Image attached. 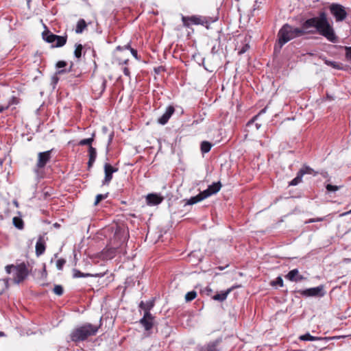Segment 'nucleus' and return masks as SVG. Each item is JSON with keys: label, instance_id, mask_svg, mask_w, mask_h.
<instances>
[{"label": "nucleus", "instance_id": "nucleus-19", "mask_svg": "<svg viewBox=\"0 0 351 351\" xmlns=\"http://www.w3.org/2000/svg\"><path fill=\"white\" fill-rule=\"evenodd\" d=\"M117 61H118L119 64L122 66L121 69H122L124 75L128 77H130V70L126 66H125L128 64L129 60L128 59L122 60L121 58H118Z\"/></svg>", "mask_w": 351, "mask_h": 351}, {"label": "nucleus", "instance_id": "nucleus-31", "mask_svg": "<svg viewBox=\"0 0 351 351\" xmlns=\"http://www.w3.org/2000/svg\"><path fill=\"white\" fill-rule=\"evenodd\" d=\"M83 47L81 44H76L75 49L74 51V55L77 58H80L82 56V51Z\"/></svg>", "mask_w": 351, "mask_h": 351}, {"label": "nucleus", "instance_id": "nucleus-18", "mask_svg": "<svg viewBox=\"0 0 351 351\" xmlns=\"http://www.w3.org/2000/svg\"><path fill=\"white\" fill-rule=\"evenodd\" d=\"M88 155H89V160H88V166L91 167L93 163L95 162L97 157V152L95 148H94L92 146L89 147L88 149Z\"/></svg>", "mask_w": 351, "mask_h": 351}, {"label": "nucleus", "instance_id": "nucleus-3", "mask_svg": "<svg viewBox=\"0 0 351 351\" xmlns=\"http://www.w3.org/2000/svg\"><path fill=\"white\" fill-rule=\"evenodd\" d=\"M5 271L12 275L13 281L16 284L23 282L29 274L27 265L24 263L16 265H8L5 267Z\"/></svg>", "mask_w": 351, "mask_h": 351}, {"label": "nucleus", "instance_id": "nucleus-36", "mask_svg": "<svg viewBox=\"0 0 351 351\" xmlns=\"http://www.w3.org/2000/svg\"><path fill=\"white\" fill-rule=\"evenodd\" d=\"M272 286L278 285L280 287H283V280L280 276H278L275 281H272L271 282Z\"/></svg>", "mask_w": 351, "mask_h": 351}, {"label": "nucleus", "instance_id": "nucleus-45", "mask_svg": "<svg viewBox=\"0 0 351 351\" xmlns=\"http://www.w3.org/2000/svg\"><path fill=\"white\" fill-rule=\"evenodd\" d=\"M324 220V217L315 218V222L322 221Z\"/></svg>", "mask_w": 351, "mask_h": 351}, {"label": "nucleus", "instance_id": "nucleus-40", "mask_svg": "<svg viewBox=\"0 0 351 351\" xmlns=\"http://www.w3.org/2000/svg\"><path fill=\"white\" fill-rule=\"evenodd\" d=\"M266 110H267V107H265V108H264L263 109H262V110L260 111V112H259L257 115H256L255 117H253V119H252L251 121H250L248 122L247 125H250V124H251L252 122H254V120H255V119H256V118L258 117V116H259V115H260V114H261L265 113V112H266Z\"/></svg>", "mask_w": 351, "mask_h": 351}, {"label": "nucleus", "instance_id": "nucleus-23", "mask_svg": "<svg viewBox=\"0 0 351 351\" xmlns=\"http://www.w3.org/2000/svg\"><path fill=\"white\" fill-rule=\"evenodd\" d=\"M43 37L47 43H52L53 45L56 41V35L47 32L43 33Z\"/></svg>", "mask_w": 351, "mask_h": 351}, {"label": "nucleus", "instance_id": "nucleus-50", "mask_svg": "<svg viewBox=\"0 0 351 351\" xmlns=\"http://www.w3.org/2000/svg\"><path fill=\"white\" fill-rule=\"evenodd\" d=\"M112 134H111V135L110 136L109 141H112Z\"/></svg>", "mask_w": 351, "mask_h": 351}, {"label": "nucleus", "instance_id": "nucleus-2", "mask_svg": "<svg viewBox=\"0 0 351 351\" xmlns=\"http://www.w3.org/2000/svg\"><path fill=\"white\" fill-rule=\"evenodd\" d=\"M100 325L86 323L75 328L70 334L71 340L80 342L86 340L89 337L95 336L98 332Z\"/></svg>", "mask_w": 351, "mask_h": 351}, {"label": "nucleus", "instance_id": "nucleus-9", "mask_svg": "<svg viewBox=\"0 0 351 351\" xmlns=\"http://www.w3.org/2000/svg\"><path fill=\"white\" fill-rule=\"evenodd\" d=\"M117 169L113 167L108 163L104 165L105 178L103 181V184H108L112 178V173L117 171Z\"/></svg>", "mask_w": 351, "mask_h": 351}, {"label": "nucleus", "instance_id": "nucleus-20", "mask_svg": "<svg viewBox=\"0 0 351 351\" xmlns=\"http://www.w3.org/2000/svg\"><path fill=\"white\" fill-rule=\"evenodd\" d=\"M206 197H204V194H203V191L199 193L198 195H197L196 196H194V197H191L187 202V204L189 205H193L194 204H196L204 199H206Z\"/></svg>", "mask_w": 351, "mask_h": 351}, {"label": "nucleus", "instance_id": "nucleus-35", "mask_svg": "<svg viewBox=\"0 0 351 351\" xmlns=\"http://www.w3.org/2000/svg\"><path fill=\"white\" fill-rule=\"evenodd\" d=\"M108 197V193L106 194H98L96 196L95 201L94 204L96 206L97 205L101 200L106 199Z\"/></svg>", "mask_w": 351, "mask_h": 351}, {"label": "nucleus", "instance_id": "nucleus-28", "mask_svg": "<svg viewBox=\"0 0 351 351\" xmlns=\"http://www.w3.org/2000/svg\"><path fill=\"white\" fill-rule=\"evenodd\" d=\"M130 49V51H131V53L132 54V56L136 58V59H138V54H137V51L134 49L133 48H131L130 46L129 45H125L123 47H121L120 46H118L117 47V50H121L122 49Z\"/></svg>", "mask_w": 351, "mask_h": 351}, {"label": "nucleus", "instance_id": "nucleus-6", "mask_svg": "<svg viewBox=\"0 0 351 351\" xmlns=\"http://www.w3.org/2000/svg\"><path fill=\"white\" fill-rule=\"evenodd\" d=\"M329 9L331 14L335 17L337 22L343 21L348 15L345 8L340 4L332 3Z\"/></svg>", "mask_w": 351, "mask_h": 351}, {"label": "nucleus", "instance_id": "nucleus-51", "mask_svg": "<svg viewBox=\"0 0 351 351\" xmlns=\"http://www.w3.org/2000/svg\"><path fill=\"white\" fill-rule=\"evenodd\" d=\"M3 165V161L0 159V167L2 166Z\"/></svg>", "mask_w": 351, "mask_h": 351}, {"label": "nucleus", "instance_id": "nucleus-17", "mask_svg": "<svg viewBox=\"0 0 351 351\" xmlns=\"http://www.w3.org/2000/svg\"><path fill=\"white\" fill-rule=\"evenodd\" d=\"M218 341L210 342L199 348V351H219L217 349Z\"/></svg>", "mask_w": 351, "mask_h": 351}, {"label": "nucleus", "instance_id": "nucleus-22", "mask_svg": "<svg viewBox=\"0 0 351 351\" xmlns=\"http://www.w3.org/2000/svg\"><path fill=\"white\" fill-rule=\"evenodd\" d=\"M86 27L87 24L86 21L84 19H81L77 23L75 32L77 34H81L86 28Z\"/></svg>", "mask_w": 351, "mask_h": 351}, {"label": "nucleus", "instance_id": "nucleus-4", "mask_svg": "<svg viewBox=\"0 0 351 351\" xmlns=\"http://www.w3.org/2000/svg\"><path fill=\"white\" fill-rule=\"evenodd\" d=\"M182 21L184 27H189L191 25H202L208 28V25L213 22L210 18L206 16L193 15L191 16H182Z\"/></svg>", "mask_w": 351, "mask_h": 351}, {"label": "nucleus", "instance_id": "nucleus-47", "mask_svg": "<svg viewBox=\"0 0 351 351\" xmlns=\"http://www.w3.org/2000/svg\"><path fill=\"white\" fill-rule=\"evenodd\" d=\"M313 222H315V218L308 219L306 223H313Z\"/></svg>", "mask_w": 351, "mask_h": 351}, {"label": "nucleus", "instance_id": "nucleus-1", "mask_svg": "<svg viewBox=\"0 0 351 351\" xmlns=\"http://www.w3.org/2000/svg\"><path fill=\"white\" fill-rule=\"evenodd\" d=\"M317 32L332 43L337 42V37L334 29L328 22L327 15L324 12H321L318 16L313 17L305 21L302 27H294L289 24H285L278 34V43L282 47L289 40L300 37L307 33Z\"/></svg>", "mask_w": 351, "mask_h": 351}, {"label": "nucleus", "instance_id": "nucleus-21", "mask_svg": "<svg viewBox=\"0 0 351 351\" xmlns=\"http://www.w3.org/2000/svg\"><path fill=\"white\" fill-rule=\"evenodd\" d=\"M299 171L302 172V176H304L305 174H311L313 175L314 176L318 174V172L315 171L311 167L306 165H303L302 167L299 170Z\"/></svg>", "mask_w": 351, "mask_h": 351}, {"label": "nucleus", "instance_id": "nucleus-54", "mask_svg": "<svg viewBox=\"0 0 351 351\" xmlns=\"http://www.w3.org/2000/svg\"><path fill=\"white\" fill-rule=\"evenodd\" d=\"M2 335H3V332H0V336H2Z\"/></svg>", "mask_w": 351, "mask_h": 351}, {"label": "nucleus", "instance_id": "nucleus-48", "mask_svg": "<svg viewBox=\"0 0 351 351\" xmlns=\"http://www.w3.org/2000/svg\"><path fill=\"white\" fill-rule=\"evenodd\" d=\"M64 70H59V71H58V74H60V73H64Z\"/></svg>", "mask_w": 351, "mask_h": 351}, {"label": "nucleus", "instance_id": "nucleus-38", "mask_svg": "<svg viewBox=\"0 0 351 351\" xmlns=\"http://www.w3.org/2000/svg\"><path fill=\"white\" fill-rule=\"evenodd\" d=\"M346 57L348 60L351 62V47H346Z\"/></svg>", "mask_w": 351, "mask_h": 351}, {"label": "nucleus", "instance_id": "nucleus-52", "mask_svg": "<svg viewBox=\"0 0 351 351\" xmlns=\"http://www.w3.org/2000/svg\"><path fill=\"white\" fill-rule=\"evenodd\" d=\"M245 51L244 49H243V50H241V51H240V53H244Z\"/></svg>", "mask_w": 351, "mask_h": 351}, {"label": "nucleus", "instance_id": "nucleus-7", "mask_svg": "<svg viewBox=\"0 0 351 351\" xmlns=\"http://www.w3.org/2000/svg\"><path fill=\"white\" fill-rule=\"evenodd\" d=\"M298 293L304 297H323L325 295L324 285H319L316 287L300 290Z\"/></svg>", "mask_w": 351, "mask_h": 351}, {"label": "nucleus", "instance_id": "nucleus-26", "mask_svg": "<svg viewBox=\"0 0 351 351\" xmlns=\"http://www.w3.org/2000/svg\"><path fill=\"white\" fill-rule=\"evenodd\" d=\"M212 145L208 141H203L201 143V151L203 154L208 153L211 149Z\"/></svg>", "mask_w": 351, "mask_h": 351}, {"label": "nucleus", "instance_id": "nucleus-12", "mask_svg": "<svg viewBox=\"0 0 351 351\" xmlns=\"http://www.w3.org/2000/svg\"><path fill=\"white\" fill-rule=\"evenodd\" d=\"M285 278L292 282H298L305 279V278L299 274L298 269L291 270L286 276Z\"/></svg>", "mask_w": 351, "mask_h": 351}, {"label": "nucleus", "instance_id": "nucleus-41", "mask_svg": "<svg viewBox=\"0 0 351 351\" xmlns=\"http://www.w3.org/2000/svg\"><path fill=\"white\" fill-rule=\"evenodd\" d=\"M66 65V62L64 61H58L56 64V66L58 69L63 68Z\"/></svg>", "mask_w": 351, "mask_h": 351}, {"label": "nucleus", "instance_id": "nucleus-15", "mask_svg": "<svg viewBox=\"0 0 351 351\" xmlns=\"http://www.w3.org/2000/svg\"><path fill=\"white\" fill-rule=\"evenodd\" d=\"M299 339L301 341H324L327 342L328 338L314 337L310 335L309 333H306L304 335L300 336Z\"/></svg>", "mask_w": 351, "mask_h": 351}, {"label": "nucleus", "instance_id": "nucleus-49", "mask_svg": "<svg viewBox=\"0 0 351 351\" xmlns=\"http://www.w3.org/2000/svg\"><path fill=\"white\" fill-rule=\"evenodd\" d=\"M349 213H351V210L350 211L347 212V213H343V215H346L349 214Z\"/></svg>", "mask_w": 351, "mask_h": 351}, {"label": "nucleus", "instance_id": "nucleus-16", "mask_svg": "<svg viewBox=\"0 0 351 351\" xmlns=\"http://www.w3.org/2000/svg\"><path fill=\"white\" fill-rule=\"evenodd\" d=\"M233 289H234L233 287H231V288L228 289L226 291H221L219 293L215 295L213 297V300H217L219 302L224 301L227 298L228 294L233 290Z\"/></svg>", "mask_w": 351, "mask_h": 351}, {"label": "nucleus", "instance_id": "nucleus-43", "mask_svg": "<svg viewBox=\"0 0 351 351\" xmlns=\"http://www.w3.org/2000/svg\"><path fill=\"white\" fill-rule=\"evenodd\" d=\"M326 64L332 66L333 68H339L338 64L335 62L326 61Z\"/></svg>", "mask_w": 351, "mask_h": 351}, {"label": "nucleus", "instance_id": "nucleus-44", "mask_svg": "<svg viewBox=\"0 0 351 351\" xmlns=\"http://www.w3.org/2000/svg\"><path fill=\"white\" fill-rule=\"evenodd\" d=\"M9 106L0 105V113L3 112L5 110L8 109Z\"/></svg>", "mask_w": 351, "mask_h": 351}, {"label": "nucleus", "instance_id": "nucleus-53", "mask_svg": "<svg viewBox=\"0 0 351 351\" xmlns=\"http://www.w3.org/2000/svg\"><path fill=\"white\" fill-rule=\"evenodd\" d=\"M256 126L257 129H258L260 128V125H258V124H256Z\"/></svg>", "mask_w": 351, "mask_h": 351}, {"label": "nucleus", "instance_id": "nucleus-33", "mask_svg": "<svg viewBox=\"0 0 351 351\" xmlns=\"http://www.w3.org/2000/svg\"><path fill=\"white\" fill-rule=\"evenodd\" d=\"M73 278H82V277H88V276H91L90 274L82 273L80 271H79L77 269H73Z\"/></svg>", "mask_w": 351, "mask_h": 351}, {"label": "nucleus", "instance_id": "nucleus-34", "mask_svg": "<svg viewBox=\"0 0 351 351\" xmlns=\"http://www.w3.org/2000/svg\"><path fill=\"white\" fill-rule=\"evenodd\" d=\"M53 293L57 295H62L63 294V287L62 285H56L54 286V288L53 289Z\"/></svg>", "mask_w": 351, "mask_h": 351}, {"label": "nucleus", "instance_id": "nucleus-24", "mask_svg": "<svg viewBox=\"0 0 351 351\" xmlns=\"http://www.w3.org/2000/svg\"><path fill=\"white\" fill-rule=\"evenodd\" d=\"M66 43V36L56 35V41L53 45V47H60L64 46Z\"/></svg>", "mask_w": 351, "mask_h": 351}, {"label": "nucleus", "instance_id": "nucleus-14", "mask_svg": "<svg viewBox=\"0 0 351 351\" xmlns=\"http://www.w3.org/2000/svg\"><path fill=\"white\" fill-rule=\"evenodd\" d=\"M45 251V243L43 237H39L36 243V254L38 256L42 255Z\"/></svg>", "mask_w": 351, "mask_h": 351}, {"label": "nucleus", "instance_id": "nucleus-10", "mask_svg": "<svg viewBox=\"0 0 351 351\" xmlns=\"http://www.w3.org/2000/svg\"><path fill=\"white\" fill-rule=\"evenodd\" d=\"M221 188V184L220 182H213L212 184L208 186V189L203 191V194H204V197L207 198L210 195L217 193Z\"/></svg>", "mask_w": 351, "mask_h": 351}, {"label": "nucleus", "instance_id": "nucleus-39", "mask_svg": "<svg viewBox=\"0 0 351 351\" xmlns=\"http://www.w3.org/2000/svg\"><path fill=\"white\" fill-rule=\"evenodd\" d=\"M326 189L328 191H336L339 189V186L328 184L326 185Z\"/></svg>", "mask_w": 351, "mask_h": 351}, {"label": "nucleus", "instance_id": "nucleus-11", "mask_svg": "<svg viewBox=\"0 0 351 351\" xmlns=\"http://www.w3.org/2000/svg\"><path fill=\"white\" fill-rule=\"evenodd\" d=\"M174 112L175 109L173 106H168L165 113L158 119V123L161 125H165L172 114L174 113Z\"/></svg>", "mask_w": 351, "mask_h": 351}, {"label": "nucleus", "instance_id": "nucleus-46", "mask_svg": "<svg viewBox=\"0 0 351 351\" xmlns=\"http://www.w3.org/2000/svg\"><path fill=\"white\" fill-rule=\"evenodd\" d=\"M151 304H154L153 302H148L147 303H144V306L143 307H148Z\"/></svg>", "mask_w": 351, "mask_h": 351}, {"label": "nucleus", "instance_id": "nucleus-27", "mask_svg": "<svg viewBox=\"0 0 351 351\" xmlns=\"http://www.w3.org/2000/svg\"><path fill=\"white\" fill-rule=\"evenodd\" d=\"M13 223H14V226L19 230H22L24 227L23 221L19 217H14L13 218Z\"/></svg>", "mask_w": 351, "mask_h": 351}, {"label": "nucleus", "instance_id": "nucleus-30", "mask_svg": "<svg viewBox=\"0 0 351 351\" xmlns=\"http://www.w3.org/2000/svg\"><path fill=\"white\" fill-rule=\"evenodd\" d=\"M94 134H93V136L90 137V138H84V139H82L81 140L80 142H79V145H89L91 146V144L94 141Z\"/></svg>", "mask_w": 351, "mask_h": 351}, {"label": "nucleus", "instance_id": "nucleus-32", "mask_svg": "<svg viewBox=\"0 0 351 351\" xmlns=\"http://www.w3.org/2000/svg\"><path fill=\"white\" fill-rule=\"evenodd\" d=\"M197 296V293L195 291L188 292L185 295V300L186 302H191L194 300Z\"/></svg>", "mask_w": 351, "mask_h": 351}, {"label": "nucleus", "instance_id": "nucleus-25", "mask_svg": "<svg viewBox=\"0 0 351 351\" xmlns=\"http://www.w3.org/2000/svg\"><path fill=\"white\" fill-rule=\"evenodd\" d=\"M302 172L298 171L296 177L293 179L289 183V186H296L302 181Z\"/></svg>", "mask_w": 351, "mask_h": 351}, {"label": "nucleus", "instance_id": "nucleus-37", "mask_svg": "<svg viewBox=\"0 0 351 351\" xmlns=\"http://www.w3.org/2000/svg\"><path fill=\"white\" fill-rule=\"evenodd\" d=\"M66 261L63 258L58 259L56 262V267L58 270H62Z\"/></svg>", "mask_w": 351, "mask_h": 351}, {"label": "nucleus", "instance_id": "nucleus-5", "mask_svg": "<svg viewBox=\"0 0 351 351\" xmlns=\"http://www.w3.org/2000/svg\"><path fill=\"white\" fill-rule=\"evenodd\" d=\"M144 306V302H141L140 303L139 307L144 310V315L140 319L139 322L142 324V326L145 328L146 330H149L153 327V320L154 317L150 313V310L153 308L154 304H151L148 307H143Z\"/></svg>", "mask_w": 351, "mask_h": 351}, {"label": "nucleus", "instance_id": "nucleus-13", "mask_svg": "<svg viewBox=\"0 0 351 351\" xmlns=\"http://www.w3.org/2000/svg\"><path fill=\"white\" fill-rule=\"evenodd\" d=\"M163 198L158 194H149L147 195L146 200L148 205L155 206L160 204Z\"/></svg>", "mask_w": 351, "mask_h": 351}, {"label": "nucleus", "instance_id": "nucleus-8", "mask_svg": "<svg viewBox=\"0 0 351 351\" xmlns=\"http://www.w3.org/2000/svg\"><path fill=\"white\" fill-rule=\"evenodd\" d=\"M52 150H49L38 154V160L36 165L35 171L38 172L39 169H43L51 159V153Z\"/></svg>", "mask_w": 351, "mask_h": 351}, {"label": "nucleus", "instance_id": "nucleus-42", "mask_svg": "<svg viewBox=\"0 0 351 351\" xmlns=\"http://www.w3.org/2000/svg\"><path fill=\"white\" fill-rule=\"evenodd\" d=\"M106 80L105 79H102L101 82V93H103L106 88Z\"/></svg>", "mask_w": 351, "mask_h": 351}, {"label": "nucleus", "instance_id": "nucleus-29", "mask_svg": "<svg viewBox=\"0 0 351 351\" xmlns=\"http://www.w3.org/2000/svg\"><path fill=\"white\" fill-rule=\"evenodd\" d=\"M117 249L114 247H110L105 252V257L107 258H112L114 256Z\"/></svg>", "mask_w": 351, "mask_h": 351}]
</instances>
